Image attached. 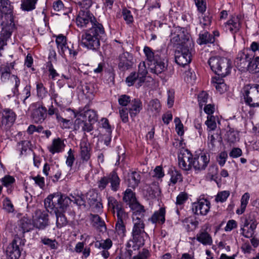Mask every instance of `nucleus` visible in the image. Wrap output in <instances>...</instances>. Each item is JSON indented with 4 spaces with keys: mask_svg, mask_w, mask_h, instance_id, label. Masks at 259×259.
Returning a JSON list of instances; mask_svg holds the SVG:
<instances>
[{
    "mask_svg": "<svg viewBox=\"0 0 259 259\" xmlns=\"http://www.w3.org/2000/svg\"><path fill=\"white\" fill-rule=\"evenodd\" d=\"M88 219L90 225L93 227H106L105 221L97 214H90Z\"/></svg>",
    "mask_w": 259,
    "mask_h": 259,
    "instance_id": "473e14b6",
    "label": "nucleus"
},
{
    "mask_svg": "<svg viewBox=\"0 0 259 259\" xmlns=\"http://www.w3.org/2000/svg\"><path fill=\"white\" fill-rule=\"evenodd\" d=\"M211 23V17L208 15H204L200 20V24L204 28L209 27Z\"/></svg>",
    "mask_w": 259,
    "mask_h": 259,
    "instance_id": "774afa93",
    "label": "nucleus"
},
{
    "mask_svg": "<svg viewBox=\"0 0 259 259\" xmlns=\"http://www.w3.org/2000/svg\"><path fill=\"white\" fill-rule=\"evenodd\" d=\"M34 218L36 221L34 227H46L49 225L48 214L45 210L37 209L35 212Z\"/></svg>",
    "mask_w": 259,
    "mask_h": 259,
    "instance_id": "aec40b11",
    "label": "nucleus"
},
{
    "mask_svg": "<svg viewBox=\"0 0 259 259\" xmlns=\"http://www.w3.org/2000/svg\"><path fill=\"white\" fill-rule=\"evenodd\" d=\"M197 240L203 245H211L212 240L209 234L206 232L202 231L197 235Z\"/></svg>",
    "mask_w": 259,
    "mask_h": 259,
    "instance_id": "c9c22d12",
    "label": "nucleus"
},
{
    "mask_svg": "<svg viewBox=\"0 0 259 259\" xmlns=\"http://www.w3.org/2000/svg\"><path fill=\"white\" fill-rule=\"evenodd\" d=\"M218 172V167L216 164H213L210 165L208 168V175L210 177L211 180L217 178Z\"/></svg>",
    "mask_w": 259,
    "mask_h": 259,
    "instance_id": "680f3d73",
    "label": "nucleus"
},
{
    "mask_svg": "<svg viewBox=\"0 0 259 259\" xmlns=\"http://www.w3.org/2000/svg\"><path fill=\"white\" fill-rule=\"evenodd\" d=\"M143 52L151 72L159 75L166 70L167 64L164 62L161 51H153L150 47L145 46Z\"/></svg>",
    "mask_w": 259,
    "mask_h": 259,
    "instance_id": "7ed1b4c3",
    "label": "nucleus"
},
{
    "mask_svg": "<svg viewBox=\"0 0 259 259\" xmlns=\"http://www.w3.org/2000/svg\"><path fill=\"white\" fill-rule=\"evenodd\" d=\"M165 208L161 207L154 212L151 218L148 219V221L155 225H162L165 221Z\"/></svg>",
    "mask_w": 259,
    "mask_h": 259,
    "instance_id": "4be33fe9",
    "label": "nucleus"
},
{
    "mask_svg": "<svg viewBox=\"0 0 259 259\" xmlns=\"http://www.w3.org/2000/svg\"><path fill=\"white\" fill-rule=\"evenodd\" d=\"M38 0H21V9L23 11H31L35 8Z\"/></svg>",
    "mask_w": 259,
    "mask_h": 259,
    "instance_id": "e433bc0d",
    "label": "nucleus"
},
{
    "mask_svg": "<svg viewBox=\"0 0 259 259\" xmlns=\"http://www.w3.org/2000/svg\"><path fill=\"white\" fill-rule=\"evenodd\" d=\"M144 228H133V239L138 241L140 244H144L145 237L147 234L143 230Z\"/></svg>",
    "mask_w": 259,
    "mask_h": 259,
    "instance_id": "bb28decb",
    "label": "nucleus"
},
{
    "mask_svg": "<svg viewBox=\"0 0 259 259\" xmlns=\"http://www.w3.org/2000/svg\"><path fill=\"white\" fill-rule=\"evenodd\" d=\"M1 78L2 81H6L11 76V67L8 64H2L0 66Z\"/></svg>",
    "mask_w": 259,
    "mask_h": 259,
    "instance_id": "a19ab883",
    "label": "nucleus"
},
{
    "mask_svg": "<svg viewBox=\"0 0 259 259\" xmlns=\"http://www.w3.org/2000/svg\"><path fill=\"white\" fill-rule=\"evenodd\" d=\"M175 61L179 65L184 66L191 61V53L187 44L177 47L175 54Z\"/></svg>",
    "mask_w": 259,
    "mask_h": 259,
    "instance_id": "1a4fd4ad",
    "label": "nucleus"
},
{
    "mask_svg": "<svg viewBox=\"0 0 259 259\" xmlns=\"http://www.w3.org/2000/svg\"><path fill=\"white\" fill-rule=\"evenodd\" d=\"M107 199L108 208L113 214H115V211L117 213V220L115 227H125L124 222L127 218V214L124 211L122 203L111 196L107 195Z\"/></svg>",
    "mask_w": 259,
    "mask_h": 259,
    "instance_id": "0eeeda50",
    "label": "nucleus"
},
{
    "mask_svg": "<svg viewBox=\"0 0 259 259\" xmlns=\"http://www.w3.org/2000/svg\"><path fill=\"white\" fill-rule=\"evenodd\" d=\"M142 102L139 99H135L132 100L131 107L129 109V113L132 118L135 117L141 110Z\"/></svg>",
    "mask_w": 259,
    "mask_h": 259,
    "instance_id": "c756f323",
    "label": "nucleus"
},
{
    "mask_svg": "<svg viewBox=\"0 0 259 259\" xmlns=\"http://www.w3.org/2000/svg\"><path fill=\"white\" fill-rule=\"evenodd\" d=\"M217 117L214 116L207 115V120L205 124L207 126V130L208 132L214 131L217 128Z\"/></svg>",
    "mask_w": 259,
    "mask_h": 259,
    "instance_id": "49530a36",
    "label": "nucleus"
},
{
    "mask_svg": "<svg viewBox=\"0 0 259 259\" xmlns=\"http://www.w3.org/2000/svg\"><path fill=\"white\" fill-rule=\"evenodd\" d=\"M109 184L107 176L102 177L97 182L98 188L101 191L105 189Z\"/></svg>",
    "mask_w": 259,
    "mask_h": 259,
    "instance_id": "e2e57ef3",
    "label": "nucleus"
},
{
    "mask_svg": "<svg viewBox=\"0 0 259 259\" xmlns=\"http://www.w3.org/2000/svg\"><path fill=\"white\" fill-rule=\"evenodd\" d=\"M169 174L170 176L169 185H174L178 182L182 181V175L180 171L177 170H171Z\"/></svg>",
    "mask_w": 259,
    "mask_h": 259,
    "instance_id": "c03bdc74",
    "label": "nucleus"
},
{
    "mask_svg": "<svg viewBox=\"0 0 259 259\" xmlns=\"http://www.w3.org/2000/svg\"><path fill=\"white\" fill-rule=\"evenodd\" d=\"M141 180V176L139 172L136 171H131L128 172L127 177V182L129 187L135 188L138 187Z\"/></svg>",
    "mask_w": 259,
    "mask_h": 259,
    "instance_id": "b1692460",
    "label": "nucleus"
},
{
    "mask_svg": "<svg viewBox=\"0 0 259 259\" xmlns=\"http://www.w3.org/2000/svg\"><path fill=\"white\" fill-rule=\"evenodd\" d=\"M249 198L250 195L248 193H245L242 195L241 199L240 208L236 210V213L241 214L244 212L246 206L248 204Z\"/></svg>",
    "mask_w": 259,
    "mask_h": 259,
    "instance_id": "37998d69",
    "label": "nucleus"
},
{
    "mask_svg": "<svg viewBox=\"0 0 259 259\" xmlns=\"http://www.w3.org/2000/svg\"><path fill=\"white\" fill-rule=\"evenodd\" d=\"M67 154L68 156L66 159V163L68 166L71 167L75 160L73 150L71 149H70L67 152Z\"/></svg>",
    "mask_w": 259,
    "mask_h": 259,
    "instance_id": "69168bd1",
    "label": "nucleus"
},
{
    "mask_svg": "<svg viewBox=\"0 0 259 259\" xmlns=\"http://www.w3.org/2000/svg\"><path fill=\"white\" fill-rule=\"evenodd\" d=\"M88 9L82 8L78 12L76 18V23L80 28H85L90 26L93 27L96 26L95 25L100 23Z\"/></svg>",
    "mask_w": 259,
    "mask_h": 259,
    "instance_id": "6e6552de",
    "label": "nucleus"
},
{
    "mask_svg": "<svg viewBox=\"0 0 259 259\" xmlns=\"http://www.w3.org/2000/svg\"><path fill=\"white\" fill-rule=\"evenodd\" d=\"M208 63L212 71L221 77H225L231 72L232 63L226 58L212 57L209 58Z\"/></svg>",
    "mask_w": 259,
    "mask_h": 259,
    "instance_id": "39448f33",
    "label": "nucleus"
},
{
    "mask_svg": "<svg viewBox=\"0 0 259 259\" xmlns=\"http://www.w3.org/2000/svg\"><path fill=\"white\" fill-rule=\"evenodd\" d=\"M13 6L10 0H0V18L3 25L0 31V57L11 38L14 29L12 22Z\"/></svg>",
    "mask_w": 259,
    "mask_h": 259,
    "instance_id": "f257e3e1",
    "label": "nucleus"
},
{
    "mask_svg": "<svg viewBox=\"0 0 259 259\" xmlns=\"http://www.w3.org/2000/svg\"><path fill=\"white\" fill-rule=\"evenodd\" d=\"M228 158V153L226 151L221 152L217 157V160L221 166H223Z\"/></svg>",
    "mask_w": 259,
    "mask_h": 259,
    "instance_id": "052dcab7",
    "label": "nucleus"
},
{
    "mask_svg": "<svg viewBox=\"0 0 259 259\" xmlns=\"http://www.w3.org/2000/svg\"><path fill=\"white\" fill-rule=\"evenodd\" d=\"M210 206L209 201L206 199H202L193 203L192 209L196 214L206 215L209 211Z\"/></svg>",
    "mask_w": 259,
    "mask_h": 259,
    "instance_id": "a211bd4d",
    "label": "nucleus"
},
{
    "mask_svg": "<svg viewBox=\"0 0 259 259\" xmlns=\"http://www.w3.org/2000/svg\"><path fill=\"white\" fill-rule=\"evenodd\" d=\"M91 156V147L86 139L81 140L80 143V156L81 163H87Z\"/></svg>",
    "mask_w": 259,
    "mask_h": 259,
    "instance_id": "f3484780",
    "label": "nucleus"
},
{
    "mask_svg": "<svg viewBox=\"0 0 259 259\" xmlns=\"http://www.w3.org/2000/svg\"><path fill=\"white\" fill-rule=\"evenodd\" d=\"M242 225L244 227H256L257 225L258 221L255 218V213L251 212L245 217L241 219Z\"/></svg>",
    "mask_w": 259,
    "mask_h": 259,
    "instance_id": "c85d7f7f",
    "label": "nucleus"
},
{
    "mask_svg": "<svg viewBox=\"0 0 259 259\" xmlns=\"http://www.w3.org/2000/svg\"><path fill=\"white\" fill-rule=\"evenodd\" d=\"M208 98V94L204 91L202 92L198 95V100L200 108H202L203 105H205L206 104Z\"/></svg>",
    "mask_w": 259,
    "mask_h": 259,
    "instance_id": "5fc2aeb1",
    "label": "nucleus"
},
{
    "mask_svg": "<svg viewBox=\"0 0 259 259\" xmlns=\"http://www.w3.org/2000/svg\"><path fill=\"white\" fill-rule=\"evenodd\" d=\"M241 92L246 104L250 107H259L258 84H246L243 87Z\"/></svg>",
    "mask_w": 259,
    "mask_h": 259,
    "instance_id": "423d86ee",
    "label": "nucleus"
},
{
    "mask_svg": "<svg viewBox=\"0 0 259 259\" xmlns=\"http://www.w3.org/2000/svg\"><path fill=\"white\" fill-rule=\"evenodd\" d=\"M188 194L185 192H181L177 197L176 204L182 205L188 199Z\"/></svg>",
    "mask_w": 259,
    "mask_h": 259,
    "instance_id": "0e129e2a",
    "label": "nucleus"
},
{
    "mask_svg": "<svg viewBox=\"0 0 259 259\" xmlns=\"http://www.w3.org/2000/svg\"><path fill=\"white\" fill-rule=\"evenodd\" d=\"M56 217L57 227H64L67 225V220L63 212L54 213Z\"/></svg>",
    "mask_w": 259,
    "mask_h": 259,
    "instance_id": "603ef678",
    "label": "nucleus"
},
{
    "mask_svg": "<svg viewBox=\"0 0 259 259\" xmlns=\"http://www.w3.org/2000/svg\"><path fill=\"white\" fill-rule=\"evenodd\" d=\"M65 147L64 141L60 138L53 139L52 144L48 146L49 151L53 154L62 152Z\"/></svg>",
    "mask_w": 259,
    "mask_h": 259,
    "instance_id": "5701e85b",
    "label": "nucleus"
},
{
    "mask_svg": "<svg viewBox=\"0 0 259 259\" xmlns=\"http://www.w3.org/2000/svg\"><path fill=\"white\" fill-rule=\"evenodd\" d=\"M82 113L84 118L86 119L87 117L88 121L90 123H92V124L96 122L98 119L97 113L93 110H88Z\"/></svg>",
    "mask_w": 259,
    "mask_h": 259,
    "instance_id": "09e8293b",
    "label": "nucleus"
},
{
    "mask_svg": "<svg viewBox=\"0 0 259 259\" xmlns=\"http://www.w3.org/2000/svg\"><path fill=\"white\" fill-rule=\"evenodd\" d=\"M95 27H90L81 35V45L88 50L97 51L100 46V40L103 39L106 33L101 23H98Z\"/></svg>",
    "mask_w": 259,
    "mask_h": 259,
    "instance_id": "f03ea898",
    "label": "nucleus"
},
{
    "mask_svg": "<svg viewBox=\"0 0 259 259\" xmlns=\"http://www.w3.org/2000/svg\"><path fill=\"white\" fill-rule=\"evenodd\" d=\"M139 77V76L136 72H132L126 78V83L127 85L131 87L134 84L136 80H138V87H140Z\"/></svg>",
    "mask_w": 259,
    "mask_h": 259,
    "instance_id": "864d4df0",
    "label": "nucleus"
},
{
    "mask_svg": "<svg viewBox=\"0 0 259 259\" xmlns=\"http://www.w3.org/2000/svg\"><path fill=\"white\" fill-rule=\"evenodd\" d=\"M240 27V17L233 16L225 24L224 29L226 31H229L232 34H234L239 30Z\"/></svg>",
    "mask_w": 259,
    "mask_h": 259,
    "instance_id": "6ab92c4d",
    "label": "nucleus"
},
{
    "mask_svg": "<svg viewBox=\"0 0 259 259\" xmlns=\"http://www.w3.org/2000/svg\"><path fill=\"white\" fill-rule=\"evenodd\" d=\"M147 73L145 62L144 61L141 62L139 64L138 72L137 73L139 76V85H141L142 83L145 81Z\"/></svg>",
    "mask_w": 259,
    "mask_h": 259,
    "instance_id": "f704fd0d",
    "label": "nucleus"
},
{
    "mask_svg": "<svg viewBox=\"0 0 259 259\" xmlns=\"http://www.w3.org/2000/svg\"><path fill=\"white\" fill-rule=\"evenodd\" d=\"M144 244H140L138 241L134 239L130 240L126 244V250L128 256H132L134 250H138Z\"/></svg>",
    "mask_w": 259,
    "mask_h": 259,
    "instance_id": "58836bf2",
    "label": "nucleus"
},
{
    "mask_svg": "<svg viewBox=\"0 0 259 259\" xmlns=\"http://www.w3.org/2000/svg\"><path fill=\"white\" fill-rule=\"evenodd\" d=\"M161 109V105L159 101L157 99H153L149 101L147 107V111L149 113L156 115L158 113Z\"/></svg>",
    "mask_w": 259,
    "mask_h": 259,
    "instance_id": "7c9ffc66",
    "label": "nucleus"
},
{
    "mask_svg": "<svg viewBox=\"0 0 259 259\" xmlns=\"http://www.w3.org/2000/svg\"><path fill=\"white\" fill-rule=\"evenodd\" d=\"M112 245V242L109 239H106L103 241H96L95 244L96 247L103 250H108Z\"/></svg>",
    "mask_w": 259,
    "mask_h": 259,
    "instance_id": "8fccbe9b",
    "label": "nucleus"
},
{
    "mask_svg": "<svg viewBox=\"0 0 259 259\" xmlns=\"http://www.w3.org/2000/svg\"><path fill=\"white\" fill-rule=\"evenodd\" d=\"M3 185L8 188V192L11 193L12 192V185L15 182V179L10 175H7L1 179Z\"/></svg>",
    "mask_w": 259,
    "mask_h": 259,
    "instance_id": "a18cd8bd",
    "label": "nucleus"
},
{
    "mask_svg": "<svg viewBox=\"0 0 259 259\" xmlns=\"http://www.w3.org/2000/svg\"><path fill=\"white\" fill-rule=\"evenodd\" d=\"M193 167L196 170H203L207 167L210 161L209 155L204 152L196 153L192 156Z\"/></svg>",
    "mask_w": 259,
    "mask_h": 259,
    "instance_id": "9b49d317",
    "label": "nucleus"
},
{
    "mask_svg": "<svg viewBox=\"0 0 259 259\" xmlns=\"http://www.w3.org/2000/svg\"><path fill=\"white\" fill-rule=\"evenodd\" d=\"M122 14L123 19L127 24H130L133 22L134 18L131 12L126 8H123L122 11Z\"/></svg>",
    "mask_w": 259,
    "mask_h": 259,
    "instance_id": "6e6d98bb",
    "label": "nucleus"
},
{
    "mask_svg": "<svg viewBox=\"0 0 259 259\" xmlns=\"http://www.w3.org/2000/svg\"><path fill=\"white\" fill-rule=\"evenodd\" d=\"M123 201L126 202L129 206H131L132 204L134 203L137 201L135 196V194L132 191L131 189H127L125 191L124 196L123 197Z\"/></svg>",
    "mask_w": 259,
    "mask_h": 259,
    "instance_id": "ea45409f",
    "label": "nucleus"
},
{
    "mask_svg": "<svg viewBox=\"0 0 259 259\" xmlns=\"http://www.w3.org/2000/svg\"><path fill=\"white\" fill-rule=\"evenodd\" d=\"M254 57V54L248 51L243 50L238 53L235 62L237 67L240 69L245 70V67L248 65L251 59Z\"/></svg>",
    "mask_w": 259,
    "mask_h": 259,
    "instance_id": "2eb2a0df",
    "label": "nucleus"
},
{
    "mask_svg": "<svg viewBox=\"0 0 259 259\" xmlns=\"http://www.w3.org/2000/svg\"><path fill=\"white\" fill-rule=\"evenodd\" d=\"M134 64L133 56L132 54L125 52L118 56V67L121 71L128 70Z\"/></svg>",
    "mask_w": 259,
    "mask_h": 259,
    "instance_id": "dca6fc26",
    "label": "nucleus"
},
{
    "mask_svg": "<svg viewBox=\"0 0 259 259\" xmlns=\"http://www.w3.org/2000/svg\"><path fill=\"white\" fill-rule=\"evenodd\" d=\"M230 193L229 191H222L219 192L215 196V201L217 203H223L225 202L230 196Z\"/></svg>",
    "mask_w": 259,
    "mask_h": 259,
    "instance_id": "3c124183",
    "label": "nucleus"
},
{
    "mask_svg": "<svg viewBox=\"0 0 259 259\" xmlns=\"http://www.w3.org/2000/svg\"><path fill=\"white\" fill-rule=\"evenodd\" d=\"M255 228H241V233L246 238H251L253 236Z\"/></svg>",
    "mask_w": 259,
    "mask_h": 259,
    "instance_id": "338daca9",
    "label": "nucleus"
},
{
    "mask_svg": "<svg viewBox=\"0 0 259 259\" xmlns=\"http://www.w3.org/2000/svg\"><path fill=\"white\" fill-rule=\"evenodd\" d=\"M16 114L14 112L10 109H5L2 112V123L1 126H11L15 122Z\"/></svg>",
    "mask_w": 259,
    "mask_h": 259,
    "instance_id": "412c9836",
    "label": "nucleus"
},
{
    "mask_svg": "<svg viewBox=\"0 0 259 259\" xmlns=\"http://www.w3.org/2000/svg\"><path fill=\"white\" fill-rule=\"evenodd\" d=\"M3 208L8 212H12L14 210V206L10 199L6 197L3 202Z\"/></svg>",
    "mask_w": 259,
    "mask_h": 259,
    "instance_id": "4d7b16f0",
    "label": "nucleus"
},
{
    "mask_svg": "<svg viewBox=\"0 0 259 259\" xmlns=\"http://www.w3.org/2000/svg\"><path fill=\"white\" fill-rule=\"evenodd\" d=\"M245 70L252 74L259 72V57H254L251 59Z\"/></svg>",
    "mask_w": 259,
    "mask_h": 259,
    "instance_id": "2f4dec72",
    "label": "nucleus"
},
{
    "mask_svg": "<svg viewBox=\"0 0 259 259\" xmlns=\"http://www.w3.org/2000/svg\"><path fill=\"white\" fill-rule=\"evenodd\" d=\"M148 197L153 199L158 197L160 194V190L158 185L156 183H153L147 189Z\"/></svg>",
    "mask_w": 259,
    "mask_h": 259,
    "instance_id": "4c0bfd02",
    "label": "nucleus"
},
{
    "mask_svg": "<svg viewBox=\"0 0 259 259\" xmlns=\"http://www.w3.org/2000/svg\"><path fill=\"white\" fill-rule=\"evenodd\" d=\"M30 109L31 110V117L36 123H41L47 117V108L40 103L36 102L31 104Z\"/></svg>",
    "mask_w": 259,
    "mask_h": 259,
    "instance_id": "9d476101",
    "label": "nucleus"
},
{
    "mask_svg": "<svg viewBox=\"0 0 259 259\" xmlns=\"http://www.w3.org/2000/svg\"><path fill=\"white\" fill-rule=\"evenodd\" d=\"M192 155L188 150L181 152L178 155V164L185 171L191 170L193 167Z\"/></svg>",
    "mask_w": 259,
    "mask_h": 259,
    "instance_id": "f8f14e48",
    "label": "nucleus"
},
{
    "mask_svg": "<svg viewBox=\"0 0 259 259\" xmlns=\"http://www.w3.org/2000/svg\"><path fill=\"white\" fill-rule=\"evenodd\" d=\"M214 41V37L208 31H201L199 37L197 39V42L200 45H206L208 44H212Z\"/></svg>",
    "mask_w": 259,
    "mask_h": 259,
    "instance_id": "393cba45",
    "label": "nucleus"
},
{
    "mask_svg": "<svg viewBox=\"0 0 259 259\" xmlns=\"http://www.w3.org/2000/svg\"><path fill=\"white\" fill-rule=\"evenodd\" d=\"M18 231H16L17 234L15 238L7 248L6 255L9 259H18L21 253L22 246L25 244L24 234L26 232L29 231L28 229H25V228H17Z\"/></svg>",
    "mask_w": 259,
    "mask_h": 259,
    "instance_id": "20e7f679",
    "label": "nucleus"
},
{
    "mask_svg": "<svg viewBox=\"0 0 259 259\" xmlns=\"http://www.w3.org/2000/svg\"><path fill=\"white\" fill-rule=\"evenodd\" d=\"M107 177L111 189L114 192L117 191L119 189L120 180L117 173L113 171L107 175Z\"/></svg>",
    "mask_w": 259,
    "mask_h": 259,
    "instance_id": "a878e982",
    "label": "nucleus"
},
{
    "mask_svg": "<svg viewBox=\"0 0 259 259\" xmlns=\"http://www.w3.org/2000/svg\"><path fill=\"white\" fill-rule=\"evenodd\" d=\"M36 89L38 97L42 99L47 96L48 94L47 90L41 82L38 81L36 82Z\"/></svg>",
    "mask_w": 259,
    "mask_h": 259,
    "instance_id": "de8ad7c7",
    "label": "nucleus"
},
{
    "mask_svg": "<svg viewBox=\"0 0 259 259\" xmlns=\"http://www.w3.org/2000/svg\"><path fill=\"white\" fill-rule=\"evenodd\" d=\"M60 197L59 193L49 195L44 201L45 207L47 211L50 213H59L58 206Z\"/></svg>",
    "mask_w": 259,
    "mask_h": 259,
    "instance_id": "4468645a",
    "label": "nucleus"
},
{
    "mask_svg": "<svg viewBox=\"0 0 259 259\" xmlns=\"http://www.w3.org/2000/svg\"><path fill=\"white\" fill-rule=\"evenodd\" d=\"M226 134V139L230 143H234L239 140V132L230 127Z\"/></svg>",
    "mask_w": 259,
    "mask_h": 259,
    "instance_id": "72a5a7b5",
    "label": "nucleus"
},
{
    "mask_svg": "<svg viewBox=\"0 0 259 259\" xmlns=\"http://www.w3.org/2000/svg\"><path fill=\"white\" fill-rule=\"evenodd\" d=\"M59 197H60L59 203L57 205L59 213L64 212L71 201L73 200L66 195L62 194L61 193H59Z\"/></svg>",
    "mask_w": 259,
    "mask_h": 259,
    "instance_id": "cd10ccee",
    "label": "nucleus"
},
{
    "mask_svg": "<svg viewBox=\"0 0 259 259\" xmlns=\"http://www.w3.org/2000/svg\"><path fill=\"white\" fill-rule=\"evenodd\" d=\"M213 85L216 90L221 94L223 93L227 90V87L222 79H218L214 82Z\"/></svg>",
    "mask_w": 259,
    "mask_h": 259,
    "instance_id": "bf43d9fd",
    "label": "nucleus"
},
{
    "mask_svg": "<svg viewBox=\"0 0 259 259\" xmlns=\"http://www.w3.org/2000/svg\"><path fill=\"white\" fill-rule=\"evenodd\" d=\"M199 12L203 14L206 11V4L205 0H194Z\"/></svg>",
    "mask_w": 259,
    "mask_h": 259,
    "instance_id": "13d9d810",
    "label": "nucleus"
},
{
    "mask_svg": "<svg viewBox=\"0 0 259 259\" xmlns=\"http://www.w3.org/2000/svg\"><path fill=\"white\" fill-rule=\"evenodd\" d=\"M131 208L134 211L133 214H136L140 217H143L145 213L144 207L140 204L138 201L130 206Z\"/></svg>",
    "mask_w": 259,
    "mask_h": 259,
    "instance_id": "79ce46f5",
    "label": "nucleus"
},
{
    "mask_svg": "<svg viewBox=\"0 0 259 259\" xmlns=\"http://www.w3.org/2000/svg\"><path fill=\"white\" fill-rule=\"evenodd\" d=\"M74 117H76V119L74 122V128L75 130L81 129L82 131L90 132L93 129L92 123H90L84 118L82 113H75L72 111Z\"/></svg>",
    "mask_w": 259,
    "mask_h": 259,
    "instance_id": "ddd939ff",
    "label": "nucleus"
}]
</instances>
